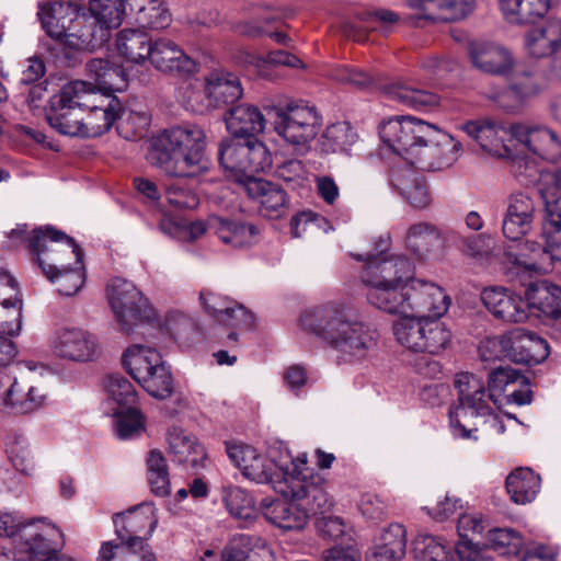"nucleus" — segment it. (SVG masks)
<instances>
[{
	"label": "nucleus",
	"instance_id": "f8f14e48",
	"mask_svg": "<svg viewBox=\"0 0 561 561\" xmlns=\"http://www.w3.org/2000/svg\"><path fill=\"white\" fill-rule=\"evenodd\" d=\"M96 93L87 81H72L67 83L59 93L49 100L46 110L48 124L58 133L67 136H81L82 108L90 106V99Z\"/></svg>",
	"mask_w": 561,
	"mask_h": 561
},
{
	"label": "nucleus",
	"instance_id": "bf43d9fd",
	"mask_svg": "<svg viewBox=\"0 0 561 561\" xmlns=\"http://www.w3.org/2000/svg\"><path fill=\"white\" fill-rule=\"evenodd\" d=\"M137 382L157 399H165L173 392V377L164 360L140 377Z\"/></svg>",
	"mask_w": 561,
	"mask_h": 561
},
{
	"label": "nucleus",
	"instance_id": "b1692460",
	"mask_svg": "<svg viewBox=\"0 0 561 561\" xmlns=\"http://www.w3.org/2000/svg\"><path fill=\"white\" fill-rule=\"evenodd\" d=\"M481 299L492 316L504 322L520 323L528 319L527 302L504 287L484 288Z\"/></svg>",
	"mask_w": 561,
	"mask_h": 561
},
{
	"label": "nucleus",
	"instance_id": "aec40b11",
	"mask_svg": "<svg viewBox=\"0 0 561 561\" xmlns=\"http://www.w3.org/2000/svg\"><path fill=\"white\" fill-rule=\"evenodd\" d=\"M49 392L32 373L21 375L13 381L4 409L19 415H30L45 409Z\"/></svg>",
	"mask_w": 561,
	"mask_h": 561
},
{
	"label": "nucleus",
	"instance_id": "bb28decb",
	"mask_svg": "<svg viewBox=\"0 0 561 561\" xmlns=\"http://www.w3.org/2000/svg\"><path fill=\"white\" fill-rule=\"evenodd\" d=\"M411 9L419 11L410 18L411 23L421 20L457 21L466 18L474 5V0H409Z\"/></svg>",
	"mask_w": 561,
	"mask_h": 561
},
{
	"label": "nucleus",
	"instance_id": "f704fd0d",
	"mask_svg": "<svg viewBox=\"0 0 561 561\" xmlns=\"http://www.w3.org/2000/svg\"><path fill=\"white\" fill-rule=\"evenodd\" d=\"M38 18L46 34L59 44L65 37L69 24L73 20L77 5L64 1L41 2Z\"/></svg>",
	"mask_w": 561,
	"mask_h": 561
},
{
	"label": "nucleus",
	"instance_id": "49530a36",
	"mask_svg": "<svg viewBox=\"0 0 561 561\" xmlns=\"http://www.w3.org/2000/svg\"><path fill=\"white\" fill-rule=\"evenodd\" d=\"M151 45L148 34L135 28L122 30L116 38V48L119 55L134 64H140L148 59Z\"/></svg>",
	"mask_w": 561,
	"mask_h": 561
},
{
	"label": "nucleus",
	"instance_id": "f3484780",
	"mask_svg": "<svg viewBox=\"0 0 561 561\" xmlns=\"http://www.w3.org/2000/svg\"><path fill=\"white\" fill-rule=\"evenodd\" d=\"M511 144L519 153L548 161H557L561 157V140L546 127L514 124L511 126Z\"/></svg>",
	"mask_w": 561,
	"mask_h": 561
},
{
	"label": "nucleus",
	"instance_id": "9b49d317",
	"mask_svg": "<svg viewBox=\"0 0 561 561\" xmlns=\"http://www.w3.org/2000/svg\"><path fill=\"white\" fill-rule=\"evenodd\" d=\"M218 159L220 165L242 190L248 186V182L259 179L257 173L265 171L271 165L268 149L255 138L221 141Z\"/></svg>",
	"mask_w": 561,
	"mask_h": 561
},
{
	"label": "nucleus",
	"instance_id": "6ab92c4d",
	"mask_svg": "<svg viewBox=\"0 0 561 561\" xmlns=\"http://www.w3.org/2000/svg\"><path fill=\"white\" fill-rule=\"evenodd\" d=\"M460 129L491 156L504 158L511 154V126L489 117L468 121Z\"/></svg>",
	"mask_w": 561,
	"mask_h": 561
},
{
	"label": "nucleus",
	"instance_id": "f03ea898",
	"mask_svg": "<svg viewBox=\"0 0 561 561\" xmlns=\"http://www.w3.org/2000/svg\"><path fill=\"white\" fill-rule=\"evenodd\" d=\"M527 378L512 367H497L488 377V392L481 378L470 373L456 376L459 404L449 411L450 426L455 437L469 439L472 428L467 427L469 417L483 419L503 404L506 388L527 386Z\"/></svg>",
	"mask_w": 561,
	"mask_h": 561
},
{
	"label": "nucleus",
	"instance_id": "37998d69",
	"mask_svg": "<svg viewBox=\"0 0 561 561\" xmlns=\"http://www.w3.org/2000/svg\"><path fill=\"white\" fill-rule=\"evenodd\" d=\"M391 183L414 208L423 209L431 205L432 197L426 184L415 176L414 171L392 172Z\"/></svg>",
	"mask_w": 561,
	"mask_h": 561
},
{
	"label": "nucleus",
	"instance_id": "69168bd1",
	"mask_svg": "<svg viewBox=\"0 0 561 561\" xmlns=\"http://www.w3.org/2000/svg\"><path fill=\"white\" fill-rule=\"evenodd\" d=\"M106 392L121 409L135 407L137 402V392L133 383L121 375H112L105 383Z\"/></svg>",
	"mask_w": 561,
	"mask_h": 561
},
{
	"label": "nucleus",
	"instance_id": "8fccbe9b",
	"mask_svg": "<svg viewBox=\"0 0 561 561\" xmlns=\"http://www.w3.org/2000/svg\"><path fill=\"white\" fill-rule=\"evenodd\" d=\"M252 539L247 535L234 536L221 551L220 561H274L273 552L265 542L257 539V550H248Z\"/></svg>",
	"mask_w": 561,
	"mask_h": 561
},
{
	"label": "nucleus",
	"instance_id": "338daca9",
	"mask_svg": "<svg viewBox=\"0 0 561 561\" xmlns=\"http://www.w3.org/2000/svg\"><path fill=\"white\" fill-rule=\"evenodd\" d=\"M407 531L401 524L393 523L382 530L375 548L386 550L392 554H405Z\"/></svg>",
	"mask_w": 561,
	"mask_h": 561
},
{
	"label": "nucleus",
	"instance_id": "39448f33",
	"mask_svg": "<svg viewBox=\"0 0 561 561\" xmlns=\"http://www.w3.org/2000/svg\"><path fill=\"white\" fill-rule=\"evenodd\" d=\"M538 192L546 210L541 232L546 245L541 248L536 242L526 241L520 252H507L516 273L539 272L546 254L552 260L561 261V168L540 174Z\"/></svg>",
	"mask_w": 561,
	"mask_h": 561
},
{
	"label": "nucleus",
	"instance_id": "de8ad7c7",
	"mask_svg": "<svg viewBox=\"0 0 561 561\" xmlns=\"http://www.w3.org/2000/svg\"><path fill=\"white\" fill-rule=\"evenodd\" d=\"M546 87V77L533 65H520L516 67L508 81L510 90L520 99L536 95Z\"/></svg>",
	"mask_w": 561,
	"mask_h": 561
},
{
	"label": "nucleus",
	"instance_id": "4be33fe9",
	"mask_svg": "<svg viewBox=\"0 0 561 561\" xmlns=\"http://www.w3.org/2000/svg\"><path fill=\"white\" fill-rule=\"evenodd\" d=\"M536 203L531 196L516 192L508 196L502 231L505 238L516 241L526 236L536 218Z\"/></svg>",
	"mask_w": 561,
	"mask_h": 561
},
{
	"label": "nucleus",
	"instance_id": "c03bdc74",
	"mask_svg": "<svg viewBox=\"0 0 561 561\" xmlns=\"http://www.w3.org/2000/svg\"><path fill=\"white\" fill-rule=\"evenodd\" d=\"M161 362L162 356L156 348L142 344L130 345L122 356L124 368L136 381Z\"/></svg>",
	"mask_w": 561,
	"mask_h": 561
},
{
	"label": "nucleus",
	"instance_id": "72a5a7b5",
	"mask_svg": "<svg viewBox=\"0 0 561 561\" xmlns=\"http://www.w3.org/2000/svg\"><path fill=\"white\" fill-rule=\"evenodd\" d=\"M204 91L213 107L232 104L243 95L239 78L222 70L213 71L205 78Z\"/></svg>",
	"mask_w": 561,
	"mask_h": 561
},
{
	"label": "nucleus",
	"instance_id": "e433bc0d",
	"mask_svg": "<svg viewBox=\"0 0 561 561\" xmlns=\"http://www.w3.org/2000/svg\"><path fill=\"white\" fill-rule=\"evenodd\" d=\"M243 191L249 197L260 202V210L265 217H280L287 208L285 191L266 180L261 178L252 180L248 182V186Z\"/></svg>",
	"mask_w": 561,
	"mask_h": 561
},
{
	"label": "nucleus",
	"instance_id": "3c124183",
	"mask_svg": "<svg viewBox=\"0 0 561 561\" xmlns=\"http://www.w3.org/2000/svg\"><path fill=\"white\" fill-rule=\"evenodd\" d=\"M131 11H136V21L141 27L160 30L169 26L171 14L163 3L158 0H126Z\"/></svg>",
	"mask_w": 561,
	"mask_h": 561
},
{
	"label": "nucleus",
	"instance_id": "2eb2a0df",
	"mask_svg": "<svg viewBox=\"0 0 561 561\" xmlns=\"http://www.w3.org/2000/svg\"><path fill=\"white\" fill-rule=\"evenodd\" d=\"M49 345L57 357L76 363L93 362L102 354L98 336L78 327L56 329L50 335Z\"/></svg>",
	"mask_w": 561,
	"mask_h": 561
},
{
	"label": "nucleus",
	"instance_id": "4c0bfd02",
	"mask_svg": "<svg viewBox=\"0 0 561 561\" xmlns=\"http://www.w3.org/2000/svg\"><path fill=\"white\" fill-rule=\"evenodd\" d=\"M387 98L403 106L422 111L431 110L439 105L440 98L426 89H422L412 82H396L385 89Z\"/></svg>",
	"mask_w": 561,
	"mask_h": 561
},
{
	"label": "nucleus",
	"instance_id": "0eeeda50",
	"mask_svg": "<svg viewBox=\"0 0 561 561\" xmlns=\"http://www.w3.org/2000/svg\"><path fill=\"white\" fill-rule=\"evenodd\" d=\"M106 294L119 331L150 337L159 330L154 309L131 282L115 277L108 282Z\"/></svg>",
	"mask_w": 561,
	"mask_h": 561
},
{
	"label": "nucleus",
	"instance_id": "4468645a",
	"mask_svg": "<svg viewBox=\"0 0 561 561\" xmlns=\"http://www.w3.org/2000/svg\"><path fill=\"white\" fill-rule=\"evenodd\" d=\"M28 247L37 256L38 264L44 274H49L54 268H59L65 261H71L75 265L82 262V251L76 241L50 226L38 228L28 238Z\"/></svg>",
	"mask_w": 561,
	"mask_h": 561
},
{
	"label": "nucleus",
	"instance_id": "7ed1b4c3",
	"mask_svg": "<svg viewBox=\"0 0 561 561\" xmlns=\"http://www.w3.org/2000/svg\"><path fill=\"white\" fill-rule=\"evenodd\" d=\"M206 135L202 127L184 124L157 135L148 153L150 164L172 178H197L210 162L205 153Z\"/></svg>",
	"mask_w": 561,
	"mask_h": 561
},
{
	"label": "nucleus",
	"instance_id": "c9c22d12",
	"mask_svg": "<svg viewBox=\"0 0 561 561\" xmlns=\"http://www.w3.org/2000/svg\"><path fill=\"white\" fill-rule=\"evenodd\" d=\"M208 226L221 242L231 248L250 247L256 242L257 229L252 224L233 221L220 216H210Z\"/></svg>",
	"mask_w": 561,
	"mask_h": 561
},
{
	"label": "nucleus",
	"instance_id": "cd10ccee",
	"mask_svg": "<svg viewBox=\"0 0 561 561\" xmlns=\"http://www.w3.org/2000/svg\"><path fill=\"white\" fill-rule=\"evenodd\" d=\"M527 308L538 310L549 321L552 335L558 337L557 322L561 321V287L548 280L531 283L525 291Z\"/></svg>",
	"mask_w": 561,
	"mask_h": 561
},
{
	"label": "nucleus",
	"instance_id": "c756f323",
	"mask_svg": "<svg viewBox=\"0 0 561 561\" xmlns=\"http://www.w3.org/2000/svg\"><path fill=\"white\" fill-rule=\"evenodd\" d=\"M148 59L163 72L186 76L196 70V62L170 39L156 41L151 45Z\"/></svg>",
	"mask_w": 561,
	"mask_h": 561
},
{
	"label": "nucleus",
	"instance_id": "603ef678",
	"mask_svg": "<svg viewBox=\"0 0 561 561\" xmlns=\"http://www.w3.org/2000/svg\"><path fill=\"white\" fill-rule=\"evenodd\" d=\"M413 552L417 561H456L454 546L432 535H419Z\"/></svg>",
	"mask_w": 561,
	"mask_h": 561
},
{
	"label": "nucleus",
	"instance_id": "a18cd8bd",
	"mask_svg": "<svg viewBox=\"0 0 561 561\" xmlns=\"http://www.w3.org/2000/svg\"><path fill=\"white\" fill-rule=\"evenodd\" d=\"M540 477L529 468H518L506 478V490L516 504L535 500L540 490Z\"/></svg>",
	"mask_w": 561,
	"mask_h": 561
},
{
	"label": "nucleus",
	"instance_id": "7c9ffc66",
	"mask_svg": "<svg viewBox=\"0 0 561 561\" xmlns=\"http://www.w3.org/2000/svg\"><path fill=\"white\" fill-rule=\"evenodd\" d=\"M524 47L533 58H546L561 49V20L549 19L528 30Z\"/></svg>",
	"mask_w": 561,
	"mask_h": 561
},
{
	"label": "nucleus",
	"instance_id": "13d9d810",
	"mask_svg": "<svg viewBox=\"0 0 561 561\" xmlns=\"http://www.w3.org/2000/svg\"><path fill=\"white\" fill-rule=\"evenodd\" d=\"M357 140V134L346 122L333 124L324 130L320 138L323 152H345Z\"/></svg>",
	"mask_w": 561,
	"mask_h": 561
},
{
	"label": "nucleus",
	"instance_id": "4d7b16f0",
	"mask_svg": "<svg viewBox=\"0 0 561 561\" xmlns=\"http://www.w3.org/2000/svg\"><path fill=\"white\" fill-rule=\"evenodd\" d=\"M287 468L291 470V461L288 465L277 466L264 454L259 453L251 465L244 466L243 476L256 483L271 484L274 489V484L282 480V473Z\"/></svg>",
	"mask_w": 561,
	"mask_h": 561
},
{
	"label": "nucleus",
	"instance_id": "09e8293b",
	"mask_svg": "<svg viewBox=\"0 0 561 561\" xmlns=\"http://www.w3.org/2000/svg\"><path fill=\"white\" fill-rule=\"evenodd\" d=\"M458 250L474 264L490 267L496 261L493 239L485 233L461 237L458 240Z\"/></svg>",
	"mask_w": 561,
	"mask_h": 561
},
{
	"label": "nucleus",
	"instance_id": "6e6d98bb",
	"mask_svg": "<svg viewBox=\"0 0 561 561\" xmlns=\"http://www.w3.org/2000/svg\"><path fill=\"white\" fill-rule=\"evenodd\" d=\"M117 131L127 140L142 138L150 125V115L145 110L122 108L117 114Z\"/></svg>",
	"mask_w": 561,
	"mask_h": 561
},
{
	"label": "nucleus",
	"instance_id": "9d476101",
	"mask_svg": "<svg viewBox=\"0 0 561 561\" xmlns=\"http://www.w3.org/2000/svg\"><path fill=\"white\" fill-rule=\"evenodd\" d=\"M274 491L284 499L300 500L308 515L324 513L332 506V499L324 488V479L307 467V456L291 459V470L285 469L282 480L274 484Z\"/></svg>",
	"mask_w": 561,
	"mask_h": 561
},
{
	"label": "nucleus",
	"instance_id": "dca6fc26",
	"mask_svg": "<svg viewBox=\"0 0 561 561\" xmlns=\"http://www.w3.org/2000/svg\"><path fill=\"white\" fill-rule=\"evenodd\" d=\"M118 539L135 547L148 546L146 540L151 537L158 525L157 508L152 502H144L116 513L112 517Z\"/></svg>",
	"mask_w": 561,
	"mask_h": 561
},
{
	"label": "nucleus",
	"instance_id": "864d4df0",
	"mask_svg": "<svg viewBox=\"0 0 561 561\" xmlns=\"http://www.w3.org/2000/svg\"><path fill=\"white\" fill-rule=\"evenodd\" d=\"M222 501L229 513L242 522H252L255 518V508L252 496L237 485H225L222 488Z\"/></svg>",
	"mask_w": 561,
	"mask_h": 561
},
{
	"label": "nucleus",
	"instance_id": "2f4dec72",
	"mask_svg": "<svg viewBox=\"0 0 561 561\" xmlns=\"http://www.w3.org/2000/svg\"><path fill=\"white\" fill-rule=\"evenodd\" d=\"M85 70L91 80V82H87L89 87L98 90L103 95L121 92L127 87L126 73L123 68L107 59H91L87 62Z\"/></svg>",
	"mask_w": 561,
	"mask_h": 561
},
{
	"label": "nucleus",
	"instance_id": "a211bd4d",
	"mask_svg": "<svg viewBox=\"0 0 561 561\" xmlns=\"http://www.w3.org/2000/svg\"><path fill=\"white\" fill-rule=\"evenodd\" d=\"M497 345L504 357L517 364L537 365L549 355L547 342L523 328H516L503 334Z\"/></svg>",
	"mask_w": 561,
	"mask_h": 561
},
{
	"label": "nucleus",
	"instance_id": "473e14b6",
	"mask_svg": "<svg viewBox=\"0 0 561 561\" xmlns=\"http://www.w3.org/2000/svg\"><path fill=\"white\" fill-rule=\"evenodd\" d=\"M225 123L233 139H253L265 128V118L260 110L247 103L232 106L225 115Z\"/></svg>",
	"mask_w": 561,
	"mask_h": 561
},
{
	"label": "nucleus",
	"instance_id": "393cba45",
	"mask_svg": "<svg viewBox=\"0 0 561 561\" xmlns=\"http://www.w3.org/2000/svg\"><path fill=\"white\" fill-rule=\"evenodd\" d=\"M108 32L91 14H78L77 10L60 45L72 51L92 50L106 42Z\"/></svg>",
	"mask_w": 561,
	"mask_h": 561
},
{
	"label": "nucleus",
	"instance_id": "f257e3e1",
	"mask_svg": "<svg viewBox=\"0 0 561 561\" xmlns=\"http://www.w3.org/2000/svg\"><path fill=\"white\" fill-rule=\"evenodd\" d=\"M364 261L365 266L360 278L367 287V301L376 309L386 313L421 311L427 308L428 299L439 304L443 310L442 287L423 279L414 278L413 264L404 256L385 254L354 255Z\"/></svg>",
	"mask_w": 561,
	"mask_h": 561
},
{
	"label": "nucleus",
	"instance_id": "20e7f679",
	"mask_svg": "<svg viewBox=\"0 0 561 561\" xmlns=\"http://www.w3.org/2000/svg\"><path fill=\"white\" fill-rule=\"evenodd\" d=\"M316 317L312 331L336 352L340 362L359 363L377 346V330L358 319L345 304L323 306Z\"/></svg>",
	"mask_w": 561,
	"mask_h": 561
},
{
	"label": "nucleus",
	"instance_id": "5701e85b",
	"mask_svg": "<svg viewBox=\"0 0 561 561\" xmlns=\"http://www.w3.org/2000/svg\"><path fill=\"white\" fill-rule=\"evenodd\" d=\"M23 301L16 280L0 266V333L19 335L22 329Z\"/></svg>",
	"mask_w": 561,
	"mask_h": 561
},
{
	"label": "nucleus",
	"instance_id": "052dcab7",
	"mask_svg": "<svg viewBox=\"0 0 561 561\" xmlns=\"http://www.w3.org/2000/svg\"><path fill=\"white\" fill-rule=\"evenodd\" d=\"M485 546L500 554L515 556L522 550L524 538L513 528H492L485 534Z\"/></svg>",
	"mask_w": 561,
	"mask_h": 561
},
{
	"label": "nucleus",
	"instance_id": "680f3d73",
	"mask_svg": "<svg viewBox=\"0 0 561 561\" xmlns=\"http://www.w3.org/2000/svg\"><path fill=\"white\" fill-rule=\"evenodd\" d=\"M45 275L57 286L59 294L65 296L77 294L84 283L82 262L75 267L60 264L59 268H54L51 273Z\"/></svg>",
	"mask_w": 561,
	"mask_h": 561
},
{
	"label": "nucleus",
	"instance_id": "423d86ee",
	"mask_svg": "<svg viewBox=\"0 0 561 561\" xmlns=\"http://www.w3.org/2000/svg\"><path fill=\"white\" fill-rule=\"evenodd\" d=\"M443 310L437 309L436 300L428 299L427 308L421 311L397 312L400 316L392 324L398 344L408 351L438 355L451 344V332L440 318L450 306L449 296L442 289Z\"/></svg>",
	"mask_w": 561,
	"mask_h": 561
},
{
	"label": "nucleus",
	"instance_id": "79ce46f5",
	"mask_svg": "<svg viewBox=\"0 0 561 561\" xmlns=\"http://www.w3.org/2000/svg\"><path fill=\"white\" fill-rule=\"evenodd\" d=\"M556 0H499L504 19L512 24H526L548 12Z\"/></svg>",
	"mask_w": 561,
	"mask_h": 561
},
{
	"label": "nucleus",
	"instance_id": "58836bf2",
	"mask_svg": "<svg viewBox=\"0 0 561 561\" xmlns=\"http://www.w3.org/2000/svg\"><path fill=\"white\" fill-rule=\"evenodd\" d=\"M96 96L90 99L89 113L82 115V137H98L107 131L113 124L117 121V114L121 111V103L116 98H113L106 105L96 104Z\"/></svg>",
	"mask_w": 561,
	"mask_h": 561
},
{
	"label": "nucleus",
	"instance_id": "6e6552de",
	"mask_svg": "<svg viewBox=\"0 0 561 561\" xmlns=\"http://www.w3.org/2000/svg\"><path fill=\"white\" fill-rule=\"evenodd\" d=\"M0 537L15 543V561L26 553L42 556L64 543V533L46 517L25 519L16 512H0Z\"/></svg>",
	"mask_w": 561,
	"mask_h": 561
},
{
	"label": "nucleus",
	"instance_id": "a878e982",
	"mask_svg": "<svg viewBox=\"0 0 561 561\" xmlns=\"http://www.w3.org/2000/svg\"><path fill=\"white\" fill-rule=\"evenodd\" d=\"M263 499L260 504L264 518L283 530H300L309 519L308 510L300 500Z\"/></svg>",
	"mask_w": 561,
	"mask_h": 561
},
{
	"label": "nucleus",
	"instance_id": "0e129e2a",
	"mask_svg": "<svg viewBox=\"0 0 561 561\" xmlns=\"http://www.w3.org/2000/svg\"><path fill=\"white\" fill-rule=\"evenodd\" d=\"M144 428V417L135 407L121 409L115 413V432L118 438H134L139 436Z\"/></svg>",
	"mask_w": 561,
	"mask_h": 561
},
{
	"label": "nucleus",
	"instance_id": "e2e57ef3",
	"mask_svg": "<svg viewBox=\"0 0 561 561\" xmlns=\"http://www.w3.org/2000/svg\"><path fill=\"white\" fill-rule=\"evenodd\" d=\"M163 195L168 205L178 210H192L199 204L197 193L181 181L165 184Z\"/></svg>",
	"mask_w": 561,
	"mask_h": 561
},
{
	"label": "nucleus",
	"instance_id": "1a4fd4ad",
	"mask_svg": "<svg viewBox=\"0 0 561 561\" xmlns=\"http://www.w3.org/2000/svg\"><path fill=\"white\" fill-rule=\"evenodd\" d=\"M275 133L298 154L308 153L322 127L317 108L304 102H290L273 108Z\"/></svg>",
	"mask_w": 561,
	"mask_h": 561
},
{
	"label": "nucleus",
	"instance_id": "a19ab883",
	"mask_svg": "<svg viewBox=\"0 0 561 561\" xmlns=\"http://www.w3.org/2000/svg\"><path fill=\"white\" fill-rule=\"evenodd\" d=\"M407 245L420 259H423L438 255L443 248V239L439 230L433 225L419 222L409 228Z\"/></svg>",
	"mask_w": 561,
	"mask_h": 561
},
{
	"label": "nucleus",
	"instance_id": "ea45409f",
	"mask_svg": "<svg viewBox=\"0 0 561 561\" xmlns=\"http://www.w3.org/2000/svg\"><path fill=\"white\" fill-rule=\"evenodd\" d=\"M169 451L174 461L190 463L195 467L205 457L204 447L196 437L181 427H172L168 432Z\"/></svg>",
	"mask_w": 561,
	"mask_h": 561
},
{
	"label": "nucleus",
	"instance_id": "412c9836",
	"mask_svg": "<svg viewBox=\"0 0 561 561\" xmlns=\"http://www.w3.org/2000/svg\"><path fill=\"white\" fill-rule=\"evenodd\" d=\"M414 165L426 170H440L453 165L461 156L462 145L450 134L435 126V133L425 141Z\"/></svg>",
	"mask_w": 561,
	"mask_h": 561
},
{
	"label": "nucleus",
	"instance_id": "c85d7f7f",
	"mask_svg": "<svg viewBox=\"0 0 561 561\" xmlns=\"http://www.w3.org/2000/svg\"><path fill=\"white\" fill-rule=\"evenodd\" d=\"M469 56L476 68L482 72L506 76L513 70L514 58L504 46L489 42H472Z\"/></svg>",
	"mask_w": 561,
	"mask_h": 561
},
{
	"label": "nucleus",
	"instance_id": "774afa93",
	"mask_svg": "<svg viewBox=\"0 0 561 561\" xmlns=\"http://www.w3.org/2000/svg\"><path fill=\"white\" fill-rule=\"evenodd\" d=\"M275 176L282 180L288 188L296 190L305 185L307 171L300 160L289 159L276 167Z\"/></svg>",
	"mask_w": 561,
	"mask_h": 561
},
{
	"label": "nucleus",
	"instance_id": "5fc2aeb1",
	"mask_svg": "<svg viewBox=\"0 0 561 561\" xmlns=\"http://www.w3.org/2000/svg\"><path fill=\"white\" fill-rule=\"evenodd\" d=\"M126 0H90L89 14L105 31L118 27L125 14Z\"/></svg>",
	"mask_w": 561,
	"mask_h": 561
},
{
	"label": "nucleus",
	"instance_id": "ddd939ff",
	"mask_svg": "<svg viewBox=\"0 0 561 561\" xmlns=\"http://www.w3.org/2000/svg\"><path fill=\"white\" fill-rule=\"evenodd\" d=\"M435 125L414 116H397L380 126L382 142L396 154L414 165Z\"/></svg>",
	"mask_w": 561,
	"mask_h": 561
}]
</instances>
